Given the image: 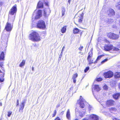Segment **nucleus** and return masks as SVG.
<instances>
[{"label": "nucleus", "mask_w": 120, "mask_h": 120, "mask_svg": "<svg viewBox=\"0 0 120 120\" xmlns=\"http://www.w3.org/2000/svg\"><path fill=\"white\" fill-rule=\"evenodd\" d=\"M6 49L4 48L3 51H1L0 52V61H4L5 60V53L6 52ZM4 65L3 62H0V67L2 69V71L0 69V73H1V75H2L3 77H4L5 75V70L4 67H3Z\"/></svg>", "instance_id": "nucleus-1"}, {"label": "nucleus", "mask_w": 120, "mask_h": 120, "mask_svg": "<svg viewBox=\"0 0 120 120\" xmlns=\"http://www.w3.org/2000/svg\"><path fill=\"white\" fill-rule=\"evenodd\" d=\"M29 40L34 42H38L40 41L41 38L39 33L37 31H33L29 35Z\"/></svg>", "instance_id": "nucleus-2"}, {"label": "nucleus", "mask_w": 120, "mask_h": 120, "mask_svg": "<svg viewBox=\"0 0 120 120\" xmlns=\"http://www.w3.org/2000/svg\"><path fill=\"white\" fill-rule=\"evenodd\" d=\"M11 20V19L9 18H8V21L6 23V24L5 25L4 30H5L7 31L10 32L12 30L13 27V24L14 20L12 21V23H11L10 22Z\"/></svg>", "instance_id": "nucleus-3"}, {"label": "nucleus", "mask_w": 120, "mask_h": 120, "mask_svg": "<svg viewBox=\"0 0 120 120\" xmlns=\"http://www.w3.org/2000/svg\"><path fill=\"white\" fill-rule=\"evenodd\" d=\"M107 36L109 38L112 40H117L119 38V35L111 32L107 33Z\"/></svg>", "instance_id": "nucleus-4"}, {"label": "nucleus", "mask_w": 120, "mask_h": 120, "mask_svg": "<svg viewBox=\"0 0 120 120\" xmlns=\"http://www.w3.org/2000/svg\"><path fill=\"white\" fill-rule=\"evenodd\" d=\"M37 28L40 29H44L46 28L45 22L42 20H39L36 25Z\"/></svg>", "instance_id": "nucleus-5"}, {"label": "nucleus", "mask_w": 120, "mask_h": 120, "mask_svg": "<svg viewBox=\"0 0 120 120\" xmlns=\"http://www.w3.org/2000/svg\"><path fill=\"white\" fill-rule=\"evenodd\" d=\"M17 5L15 4L10 9L9 12V15H15L17 11Z\"/></svg>", "instance_id": "nucleus-6"}, {"label": "nucleus", "mask_w": 120, "mask_h": 120, "mask_svg": "<svg viewBox=\"0 0 120 120\" xmlns=\"http://www.w3.org/2000/svg\"><path fill=\"white\" fill-rule=\"evenodd\" d=\"M116 103L115 101L112 99L107 100L105 102V105L107 107H110L115 105Z\"/></svg>", "instance_id": "nucleus-7"}, {"label": "nucleus", "mask_w": 120, "mask_h": 120, "mask_svg": "<svg viewBox=\"0 0 120 120\" xmlns=\"http://www.w3.org/2000/svg\"><path fill=\"white\" fill-rule=\"evenodd\" d=\"M82 120H99V118L97 116L92 114L90 116L88 119L85 117Z\"/></svg>", "instance_id": "nucleus-8"}, {"label": "nucleus", "mask_w": 120, "mask_h": 120, "mask_svg": "<svg viewBox=\"0 0 120 120\" xmlns=\"http://www.w3.org/2000/svg\"><path fill=\"white\" fill-rule=\"evenodd\" d=\"M103 75L105 78H110L113 76V73L111 71H109L104 73L103 74Z\"/></svg>", "instance_id": "nucleus-9"}, {"label": "nucleus", "mask_w": 120, "mask_h": 120, "mask_svg": "<svg viewBox=\"0 0 120 120\" xmlns=\"http://www.w3.org/2000/svg\"><path fill=\"white\" fill-rule=\"evenodd\" d=\"M93 52L92 50L90 51L88 53V55L87 57V59L89 62V64H93V60L91 59L93 56Z\"/></svg>", "instance_id": "nucleus-10"}, {"label": "nucleus", "mask_w": 120, "mask_h": 120, "mask_svg": "<svg viewBox=\"0 0 120 120\" xmlns=\"http://www.w3.org/2000/svg\"><path fill=\"white\" fill-rule=\"evenodd\" d=\"M113 48V46L112 45L105 44L104 46V50L105 51H107L112 50Z\"/></svg>", "instance_id": "nucleus-11"}, {"label": "nucleus", "mask_w": 120, "mask_h": 120, "mask_svg": "<svg viewBox=\"0 0 120 120\" xmlns=\"http://www.w3.org/2000/svg\"><path fill=\"white\" fill-rule=\"evenodd\" d=\"M107 13L108 16L110 17L114 16L115 14L114 10L112 8H110L107 11Z\"/></svg>", "instance_id": "nucleus-12"}, {"label": "nucleus", "mask_w": 120, "mask_h": 120, "mask_svg": "<svg viewBox=\"0 0 120 120\" xmlns=\"http://www.w3.org/2000/svg\"><path fill=\"white\" fill-rule=\"evenodd\" d=\"M42 16V11L40 10H39L37 11V15H36L34 19L36 20L39 19Z\"/></svg>", "instance_id": "nucleus-13"}, {"label": "nucleus", "mask_w": 120, "mask_h": 120, "mask_svg": "<svg viewBox=\"0 0 120 120\" xmlns=\"http://www.w3.org/2000/svg\"><path fill=\"white\" fill-rule=\"evenodd\" d=\"M113 98L115 100L118 99L120 97V93H117L114 94L112 95Z\"/></svg>", "instance_id": "nucleus-14"}, {"label": "nucleus", "mask_w": 120, "mask_h": 120, "mask_svg": "<svg viewBox=\"0 0 120 120\" xmlns=\"http://www.w3.org/2000/svg\"><path fill=\"white\" fill-rule=\"evenodd\" d=\"M44 15L45 17H47L48 16L50 13V11L49 9L44 10Z\"/></svg>", "instance_id": "nucleus-15"}, {"label": "nucleus", "mask_w": 120, "mask_h": 120, "mask_svg": "<svg viewBox=\"0 0 120 120\" xmlns=\"http://www.w3.org/2000/svg\"><path fill=\"white\" fill-rule=\"evenodd\" d=\"M25 102L23 101L22 102L21 104L20 105V107L19 108V112L23 111V110L24 108V106L25 105Z\"/></svg>", "instance_id": "nucleus-16"}, {"label": "nucleus", "mask_w": 120, "mask_h": 120, "mask_svg": "<svg viewBox=\"0 0 120 120\" xmlns=\"http://www.w3.org/2000/svg\"><path fill=\"white\" fill-rule=\"evenodd\" d=\"M83 14L82 13L80 15V16H79L78 19V22L79 23H81L83 19Z\"/></svg>", "instance_id": "nucleus-17"}, {"label": "nucleus", "mask_w": 120, "mask_h": 120, "mask_svg": "<svg viewBox=\"0 0 120 120\" xmlns=\"http://www.w3.org/2000/svg\"><path fill=\"white\" fill-rule=\"evenodd\" d=\"M43 7V3L40 1L38 3L37 8H42Z\"/></svg>", "instance_id": "nucleus-18"}, {"label": "nucleus", "mask_w": 120, "mask_h": 120, "mask_svg": "<svg viewBox=\"0 0 120 120\" xmlns=\"http://www.w3.org/2000/svg\"><path fill=\"white\" fill-rule=\"evenodd\" d=\"M114 77L116 79H119L120 78V72H115Z\"/></svg>", "instance_id": "nucleus-19"}, {"label": "nucleus", "mask_w": 120, "mask_h": 120, "mask_svg": "<svg viewBox=\"0 0 120 120\" xmlns=\"http://www.w3.org/2000/svg\"><path fill=\"white\" fill-rule=\"evenodd\" d=\"M80 31L79 29L76 28H75L73 30V33L74 34H78Z\"/></svg>", "instance_id": "nucleus-20"}, {"label": "nucleus", "mask_w": 120, "mask_h": 120, "mask_svg": "<svg viewBox=\"0 0 120 120\" xmlns=\"http://www.w3.org/2000/svg\"><path fill=\"white\" fill-rule=\"evenodd\" d=\"M9 37V35H8V36L5 35L3 38V41L6 42H7L8 41V39Z\"/></svg>", "instance_id": "nucleus-21"}, {"label": "nucleus", "mask_w": 120, "mask_h": 120, "mask_svg": "<svg viewBox=\"0 0 120 120\" xmlns=\"http://www.w3.org/2000/svg\"><path fill=\"white\" fill-rule=\"evenodd\" d=\"M67 26H65L62 28L61 29V31L62 33H65L66 31Z\"/></svg>", "instance_id": "nucleus-22"}, {"label": "nucleus", "mask_w": 120, "mask_h": 120, "mask_svg": "<svg viewBox=\"0 0 120 120\" xmlns=\"http://www.w3.org/2000/svg\"><path fill=\"white\" fill-rule=\"evenodd\" d=\"M66 116L67 118L69 120L70 119V115L69 109H68L67 111Z\"/></svg>", "instance_id": "nucleus-23"}, {"label": "nucleus", "mask_w": 120, "mask_h": 120, "mask_svg": "<svg viewBox=\"0 0 120 120\" xmlns=\"http://www.w3.org/2000/svg\"><path fill=\"white\" fill-rule=\"evenodd\" d=\"M79 107L82 108H84L85 106L84 103L82 101H80L79 102Z\"/></svg>", "instance_id": "nucleus-24"}, {"label": "nucleus", "mask_w": 120, "mask_h": 120, "mask_svg": "<svg viewBox=\"0 0 120 120\" xmlns=\"http://www.w3.org/2000/svg\"><path fill=\"white\" fill-rule=\"evenodd\" d=\"M93 88L94 90H96L97 91H98L100 90V88L98 85H95Z\"/></svg>", "instance_id": "nucleus-25"}, {"label": "nucleus", "mask_w": 120, "mask_h": 120, "mask_svg": "<svg viewBox=\"0 0 120 120\" xmlns=\"http://www.w3.org/2000/svg\"><path fill=\"white\" fill-rule=\"evenodd\" d=\"M25 60H23L19 65V66L20 67H22L24 66L25 64Z\"/></svg>", "instance_id": "nucleus-26"}, {"label": "nucleus", "mask_w": 120, "mask_h": 120, "mask_svg": "<svg viewBox=\"0 0 120 120\" xmlns=\"http://www.w3.org/2000/svg\"><path fill=\"white\" fill-rule=\"evenodd\" d=\"M109 110L110 112H116L117 111V109L115 107H112L109 109Z\"/></svg>", "instance_id": "nucleus-27"}, {"label": "nucleus", "mask_w": 120, "mask_h": 120, "mask_svg": "<svg viewBox=\"0 0 120 120\" xmlns=\"http://www.w3.org/2000/svg\"><path fill=\"white\" fill-rule=\"evenodd\" d=\"M103 56V55H100V56H98L97 59H96V60L95 62H94V63H97V61L98 60H100L101 59V58Z\"/></svg>", "instance_id": "nucleus-28"}, {"label": "nucleus", "mask_w": 120, "mask_h": 120, "mask_svg": "<svg viewBox=\"0 0 120 120\" xmlns=\"http://www.w3.org/2000/svg\"><path fill=\"white\" fill-rule=\"evenodd\" d=\"M112 50L115 51H120V49H119L116 47H113L112 49Z\"/></svg>", "instance_id": "nucleus-29"}, {"label": "nucleus", "mask_w": 120, "mask_h": 120, "mask_svg": "<svg viewBox=\"0 0 120 120\" xmlns=\"http://www.w3.org/2000/svg\"><path fill=\"white\" fill-rule=\"evenodd\" d=\"M102 80L103 79L101 77L98 78L96 79V81L98 82H101L102 81Z\"/></svg>", "instance_id": "nucleus-30"}, {"label": "nucleus", "mask_w": 120, "mask_h": 120, "mask_svg": "<svg viewBox=\"0 0 120 120\" xmlns=\"http://www.w3.org/2000/svg\"><path fill=\"white\" fill-rule=\"evenodd\" d=\"M65 12V9L64 8H63L62 9V16H63L64 15Z\"/></svg>", "instance_id": "nucleus-31"}, {"label": "nucleus", "mask_w": 120, "mask_h": 120, "mask_svg": "<svg viewBox=\"0 0 120 120\" xmlns=\"http://www.w3.org/2000/svg\"><path fill=\"white\" fill-rule=\"evenodd\" d=\"M78 76V74L77 73H75V74H73L72 77V79H75Z\"/></svg>", "instance_id": "nucleus-32"}, {"label": "nucleus", "mask_w": 120, "mask_h": 120, "mask_svg": "<svg viewBox=\"0 0 120 120\" xmlns=\"http://www.w3.org/2000/svg\"><path fill=\"white\" fill-rule=\"evenodd\" d=\"M90 69L89 67L88 66L86 67L84 70V72L85 73H86L87 71H88Z\"/></svg>", "instance_id": "nucleus-33"}, {"label": "nucleus", "mask_w": 120, "mask_h": 120, "mask_svg": "<svg viewBox=\"0 0 120 120\" xmlns=\"http://www.w3.org/2000/svg\"><path fill=\"white\" fill-rule=\"evenodd\" d=\"M56 110H54L53 113L52 114V117H54L55 116L56 114Z\"/></svg>", "instance_id": "nucleus-34"}, {"label": "nucleus", "mask_w": 120, "mask_h": 120, "mask_svg": "<svg viewBox=\"0 0 120 120\" xmlns=\"http://www.w3.org/2000/svg\"><path fill=\"white\" fill-rule=\"evenodd\" d=\"M12 112L11 111H8V117H10V116L12 114Z\"/></svg>", "instance_id": "nucleus-35"}, {"label": "nucleus", "mask_w": 120, "mask_h": 120, "mask_svg": "<svg viewBox=\"0 0 120 120\" xmlns=\"http://www.w3.org/2000/svg\"><path fill=\"white\" fill-rule=\"evenodd\" d=\"M118 4L116 6V7H117L118 9L120 10V1L118 3Z\"/></svg>", "instance_id": "nucleus-36"}, {"label": "nucleus", "mask_w": 120, "mask_h": 120, "mask_svg": "<svg viewBox=\"0 0 120 120\" xmlns=\"http://www.w3.org/2000/svg\"><path fill=\"white\" fill-rule=\"evenodd\" d=\"M83 48V47L81 45L80 47L78 49L79 51H82Z\"/></svg>", "instance_id": "nucleus-37"}, {"label": "nucleus", "mask_w": 120, "mask_h": 120, "mask_svg": "<svg viewBox=\"0 0 120 120\" xmlns=\"http://www.w3.org/2000/svg\"><path fill=\"white\" fill-rule=\"evenodd\" d=\"M108 59H105L104 60H102L101 62V64H103L105 62L107 61H108Z\"/></svg>", "instance_id": "nucleus-38"}, {"label": "nucleus", "mask_w": 120, "mask_h": 120, "mask_svg": "<svg viewBox=\"0 0 120 120\" xmlns=\"http://www.w3.org/2000/svg\"><path fill=\"white\" fill-rule=\"evenodd\" d=\"M1 73V74H0V75L3 78L2 79H1L0 78V82H3L4 81V78H3L4 77H2V75H1V74H2Z\"/></svg>", "instance_id": "nucleus-39"}, {"label": "nucleus", "mask_w": 120, "mask_h": 120, "mask_svg": "<svg viewBox=\"0 0 120 120\" xmlns=\"http://www.w3.org/2000/svg\"><path fill=\"white\" fill-rule=\"evenodd\" d=\"M103 88L105 90H106L108 89V87L106 85H105L103 86Z\"/></svg>", "instance_id": "nucleus-40"}, {"label": "nucleus", "mask_w": 120, "mask_h": 120, "mask_svg": "<svg viewBox=\"0 0 120 120\" xmlns=\"http://www.w3.org/2000/svg\"><path fill=\"white\" fill-rule=\"evenodd\" d=\"M54 120H60V119L59 117L58 116L56 117Z\"/></svg>", "instance_id": "nucleus-41"}, {"label": "nucleus", "mask_w": 120, "mask_h": 120, "mask_svg": "<svg viewBox=\"0 0 120 120\" xmlns=\"http://www.w3.org/2000/svg\"><path fill=\"white\" fill-rule=\"evenodd\" d=\"M45 6H48V2L47 1L46 2H45L44 3Z\"/></svg>", "instance_id": "nucleus-42"}, {"label": "nucleus", "mask_w": 120, "mask_h": 120, "mask_svg": "<svg viewBox=\"0 0 120 120\" xmlns=\"http://www.w3.org/2000/svg\"><path fill=\"white\" fill-rule=\"evenodd\" d=\"M112 119V120H120V119L115 117L113 118Z\"/></svg>", "instance_id": "nucleus-43"}, {"label": "nucleus", "mask_w": 120, "mask_h": 120, "mask_svg": "<svg viewBox=\"0 0 120 120\" xmlns=\"http://www.w3.org/2000/svg\"><path fill=\"white\" fill-rule=\"evenodd\" d=\"M19 104V100H17V104L16 106H18Z\"/></svg>", "instance_id": "nucleus-44"}, {"label": "nucleus", "mask_w": 120, "mask_h": 120, "mask_svg": "<svg viewBox=\"0 0 120 120\" xmlns=\"http://www.w3.org/2000/svg\"><path fill=\"white\" fill-rule=\"evenodd\" d=\"M65 48V46H64L63 47V48H62V49L61 50V53L62 54L63 52V51H64V48Z\"/></svg>", "instance_id": "nucleus-45"}, {"label": "nucleus", "mask_w": 120, "mask_h": 120, "mask_svg": "<svg viewBox=\"0 0 120 120\" xmlns=\"http://www.w3.org/2000/svg\"><path fill=\"white\" fill-rule=\"evenodd\" d=\"M85 115V114L84 113H83L82 114H80V116L81 117H83Z\"/></svg>", "instance_id": "nucleus-46"}, {"label": "nucleus", "mask_w": 120, "mask_h": 120, "mask_svg": "<svg viewBox=\"0 0 120 120\" xmlns=\"http://www.w3.org/2000/svg\"><path fill=\"white\" fill-rule=\"evenodd\" d=\"M3 3L2 2H0V7L3 4Z\"/></svg>", "instance_id": "nucleus-47"}, {"label": "nucleus", "mask_w": 120, "mask_h": 120, "mask_svg": "<svg viewBox=\"0 0 120 120\" xmlns=\"http://www.w3.org/2000/svg\"><path fill=\"white\" fill-rule=\"evenodd\" d=\"M42 34H44V35H43L44 36H45L46 34V33L45 32H43V33H42Z\"/></svg>", "instance_id": "nucleus-48"}, {"label": "nucleus", "mask_w": 120, "mask_h": 120, "mask_svg": "<svg viewBox=\"0 0 120 120\" xmlns=\"http://www.w3.org/2000/svg\"><path fill=\"white\" fill-rule=\"evenodd\" d=\"M73 79V81L74 82V83H75L76 82V80L75 79Z\"/></svg>", "instance_id": "nucleus-49"}, {"label": "nucleus", "mask_w": 120, "mask_h": 120, "mask_svg": "<svg viewBox=\"0 0 120 120\" xmlns=\"http://www.w3.org/2000/svg\"><path fill=\"white\" fill-rule=\"evenodd\" d=\"M74 23L75 24V25H77V26H78V24L76 23V22H75V21H74Z\"/></svg>", "instance_id": "nucleus-50"}, {"label": "nucleus", "mask_w": 120, "mask_h": 120, "mask_svg": "<svg viewBox=\"0 0 120 120\" xmlns=\"http://www.w3.org/2000/svg\"><path fill=\"white\" fill-rule=\"evenodd\" d=\"M71 0H68V2L69 4H70Z\"/></svg>", "instance_id": "nucleus-51"}, {"label": "nucleus", "mask_w": 120, "mask_h": 120, "mask_svg": "<svg viewBox=\"0 0 120 120\" xmlns=\"http://www.w3.org/2000/svg\"><path fill=\"white\" fill-rule=\"evenodd\" d=\"M118 86L119 88L120 89V82Z\"/></svg>", "instance_id": "nucleus-52"}, {"label": "nucleus", "mask_w": 120, "mask_h": 120, "mask_svg": "<svg viewBox=\"0 0 120 120\" xmlns=\"http://www.w3.org/2000/svg\"><path fill=\"white\" fill-rule=\"evenodd\" d=\"M79 53H80V54L81 55H83V53H82L81 52H79Z\"/></svg>", "instance_id": "nucleus-53"}, {"label": "nucleus", "mask_w": 120, "mask_h": 120, "mask_svg": "<svg viewBox=\"0 0 120 120\" xmlns=\"http://www.w3.org/2000/svg\"><path fill=\"white\" fill-rule=\"evenodd\" d=\"M34 45V46L35 47L36 46V45Z\"/></svg>", "instance_id": "nucleus-54"}, {"label": "nucleus", "mask_w": 120, "mask_h": 120, "mask_svg": "<svg viewBox=\"0 0 120 120\" xmlns=\"http://www.w3.org/2000/svg\"><path fill=\"white\" fill-rule=\"evenodd\" d=\"M82 32H81L80 34L81 36L82 35Z\"/></svg>", "instance_id": "nucleus-55"}, {"label": "nucleus", "mask_w": 120, "mask_h": 120, "mask_svg": "<svg viewBox=\"0 0 120 120\" xmlns=\"http://www.w3.org/2000/svg\"><path fill=\"white\" fill-rule=\"evenodd\" d=\"M74 120H78V119H75Z\"/></svg>", "instance_id": "nucleus-56"}, {"label": "nucleus", "mask_w": 120, "mask_h": 120, "mask_svg": "<svg viewBox=\"0 0 120 120\" xmlns=\"http://www.w3.org/2000/svg\"><path fill=\"white\" fill-rule=\"evenodd\" d=\"M119 34H120V31L119 32Z\"/></svg>", "instance_id": "nucleus-57"}, {"label": "nucleus", "mask_w": 120, "mask_h": 120, "mask_svg": "<svg viewBox=\"0 0 120 120\" xmlns=\"http://www.w3.org/2000/svg\"><path fill=\"white\" fill-rule=\"evenodd\" d=\"M32 70H34V68H32Z\"/></svg>", "instance_id": "nucleus-58"}, {"label": "nucleus", "mask_w": 120, "mask_h": 120, "mask_svg": "<svg viewBox=\"0 0 120 120\" xmlns=\"http://www.w3.org/2000/svg\"><path fill=\"white\" fill-rule=\"evenodd\" d=\"M62 54L61 53L60 55H61V56H62Z\"/></svg>", "instance_id": "nucleus-59"}, {"label": "nucleus", "mask_w": 120, "mask_h": 120, "mask_svg": "<svg viewBox=\"0 0 120 120\" xmlns=\"http://www.w3.org/2000/svg\"><path fill=\"white\" fill-rule=\"evenodd\" d=\"M82 97L81 96H80V97Z\"/></svg>", "instance_id": "nucleus-60"}]
</instances>
